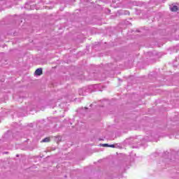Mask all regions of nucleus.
Instances as JSON below:
<instances>
[{
  "label": "nucleus",
  "mask_w": 179,
  "mask_h": 179,
  "mask_svg": "<svg viewBox=\"0 0 179 179\" xmlns=\"http://www.w3.org/2000/svg\"><path fill=\"white\" fill-rule=\"evenodd\" d=\"M109 148H115V145H109Z\"/></svg>",
  "instance_id": "5"
},
{
  "label": "nucleus",
  "mask_w": 179,
  "mask_h": 179,
  "mask_svg": "<svg viewBox=\"0 0 179 179\" xmlns=\"http://www.w3.org/2000/svg\"><path fill=\"white\" fill-rule=\"evenodd\" d=\"M35 75L36 76H41V74L43 73V69L41 68H39V69H37L36 71H35Z\"/></svg>",
  "instance_id": "1"
},
{
  "label": "nucleus",
  "mask_w": 179,
  "mask_h": 179,
  "mask_svg": "<svg viewBox=\"0 0 179 179\" xmlns=\"http://www.w3.org/2000/svg\"><path fill=\"white\" fill-rule=\"evenodd\" d=\"M42 142H50V138L46 137L44 139L42 140Z\"/></svg>",
  "instance_id": "3"
},
{
  "label": "nucleus",
  "mask_w": 179,
  "mask_h": 179,
  "mask_svg": "<svg viewBox=\"0 0 179 179\" xmlns=\"http://www.w3.org/2000/svg\"><path fill=\"white\" fill-rule=\"evenodd\" d=\"M102 146L106 147V148H109L110 145L105 143V144H103Z\"/></svg>",
  "instance_id": "4"
},
{
  "label": "nucleus",
  "mask_w": 179,
  "mask_h": 179,
  "mask_svg": "<svg viewBox=\"0 0 179 179\" xmlns=\"http://www.w3.org/2000/svg\"><path fill=\"white\" fill-rule=\"evenodd\" d=\"M171 12H177L178 10V7L177 6H173L170 7Z\"/></svg>",
  "instance_id": "2"
}]
</instances>
